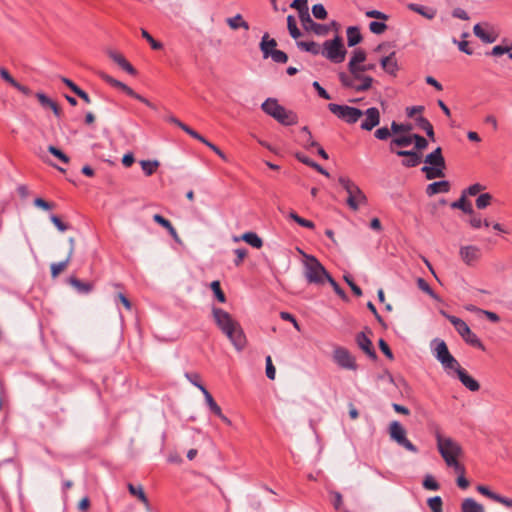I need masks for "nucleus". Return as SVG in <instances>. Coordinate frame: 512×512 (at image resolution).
I'll use <instances>...</instances> for the list:
<instances>
[{
    "label": "nucleus",
    "instance_id": "nucleus-46",
    "mask_svg": "<svg viewBox=\"0 0 512 512\" xmlns=\"http://www.w3.org/2000/svg\"><path fill=\"white\" fill-rule=\"evenodd\" d=\"M287 28L292 38L298 39L301 36L300 30L297 28V23L292 15L287 17Z\"/></svg>",
    "mask_w": 512,
    "mask_h": 512
},
{
    "label": "nucleus",
    "instance_id": "nucleus-24",
    "mask_svg": "<svg viewBox=\"0 0 512 512\" xmlns=\"http://www.w3.org/2000/svg\"><path fill=\"white\" fill-rule=\"evenodd\" d=\"M277 46V42L275 39L270 38L268 33H265L262 36L261 42H260V50L263 54V58L267 59L269 58V53L275 51Z\"/></svg>",
    "mask_w": 512,
    "mask_h": 512
},
{
    "label": "nucleus",
    "instance_id": "nucleus-62",
    "mask_svg": "<svg viewBox=\"0 0 512 512\" xmlns=\"http://www.w3.org/2000/svg\"><path fill=\"white\" fill-rule=\"evenodd\" d=\"M412 129L411 124H398L395 121L391 124V130L393 133L408 132Z\"/></svg>",
    "mask_w": 512,
    "mask_h": 512
},
{
    "label": "nucleus",
    "instance_id": "nucleus-49",
    "mask_svg": "<svg viewBox=\"0 0 512 512\" xmlns=\"http://www.w3.org/2000/svg\"><path fill=\"white\" fill-rule=\"evenodd\" d=\"M210 288L211 290L213 291L216 299L220 302V303H225L226 302V296L224 294V292L222 291L221 289V286H220V282L219 281H213L211 282L210 284Z\"/></svg>",
    "mask_w": 512,
    "mask_h": 512
},
{
    "label": "nucleus",
    "instance_id": "nucleus-31",
    "mask_svg": "<svg viewBox=\"0 0 512 512\" xmlns=\"http://www.w3.org/2000/svg\"><path fill=\"white\" fill-rule=\"evenodd\" d=\"M461 512H485V509L473 498H466L462 501Z\"/></svg>",
    "mask_w": 512,
    "mask_h": 512
},
{
    "label": "nucleus",
    "instance_id": "nucleus-1",
    "mask_svg": "<svg viewBox=\"0 0 512 512\" xmlns=\"http://www.w3.org/2000/svg\"><path fill=\"white\" fill-rule=\"evenodd\" d=\"M262 110L282 125L290 126L297 123V115L280 105L274 98H268L261 105Z\"/></svg>",
    "mask_w": 512,
    "mask_h": 512
},
{
    "label": "nucleus",
    "instance_id": "nucleus-9",
    "mask_svg": "<svg viewBox=\"0 0 512 512\" xmlns=\"http://www.w3.org/2000/svg\"><path fill=\"white\" fill-rule=\"evenodd\" d=\"M361 72L362 71H357L355 73H351V75L341 73L339 75L340 81L345 87L356 91L366 90L370 87L372 79L370 77H362Z\"/></svg>",
    "mask_w": 512,
    "mask_h": 512
},
{
    "label": "nucleus",
    "instance_id": "nucleus-14",
    "mask_svg": "<svg viewBox=\"0 0 512 512\" xmlns=\"http://www.w3.org/2000/svg\"><path fill=\"white\" fill-rule=\"evenodd\" d=\"M212 315L216 325L222 332L238 323L228 312L218 307H212Z\"/></svg>",
    "mask_w": 512,
    "mask_h": 512
},
{
    "label": "nucleus",
    "instance_id": "nucleus-54",
    "mask_svg": "<svg viewBox=\"0 0 512 512\" xmlns=\"http://www.w3.org/2000/svg\"><path fill=\"white\" fill-rule=\"evenodd\" d=\"M417 286L420 290L427 293L432 298H434V299L438 298L437 295L434 293V291L431 289L430 285L423 278L417 279Z\"/></svg>",
    "mask_w": 512,
    "mask_h": 512
},
{
    "label": "nucleus",
    "instance_id": "nucleus-6",
    "mask_svg": "<svg viewBox=\"0 0 512 512\" xmlns=\"http://www.w3.org/2000/svg\"><path fill=\"white\" fill-rule=\"evenodd\" d=\"M390 439L399 447L411 453H418V448L407 438V431L398 421H392L389 424Z\"/></svg>",
    "mask_w": 512,
    "mask_h": 512
},
{
    "label": "nucleus",
    "instance_id": "nucleus-25",
    "mask_svg": "<svg viewBox=\"0 0 512 512\" xmlns=\"http://www.w3.org/2000/svg\"><path fill=\"white\" fill-rule=\"evenodd\" d=\"M366 55L362 50H355L352 58L349 62V69L351 73H355L357 71H363V68L360 65L365 61Z\"/></svg>",
    "mask_w": 512,
    "mask_h": 512
},
{
    "label": "nucleus",
    "instance_id": "nucleus-12",
    "mask_svg": "<svg viewBox=\"0 0 512 512\" xmlns=\"http://www.w3.org/2000/svg\"><path fill=\"white\" fill-rule=\"evenodd\" d=\"M437 448L441 456H461V446L450 437H443L439 433L436 435Z\"/></svg>",
    "mask_w": 512,
    "mask_h": 512
},
{
    "label": "nucleus",
    "instance_id": "nucleus-59",
    "mask_svg": "<svg viewBox=\"0 0 512 512\" xmlns=\"http://www.w3.org/2000/svg\"><path fill=\"white\" fill-rule=\"evenodd\" d=\"M265 361H266V376L270 380H274L275 376H276V369L272 363L271 356H267Z\"/></svg>",
    "mask_w": 512,
    "mask_h": 512
},
{
    "label": "nucleus",
    "instance_id": "nucleus-39",
    "mask_svg": "<svg viewBox=\"0 0 512 512\" xmlns=\"http://www.w3.org/2000/svg\"><path fill=\"white\" fill-rule=\"evenodd\" d=\"M69 283L80 293H89L93 289V285L91 283L82 282L75 277H70Z\"/></svg>",
    "mask_w": 512,
    "mask_h": 512
},
{
    "label": "nucleus",
    "instance_id": "nucleus-29",
    "mask_svg": "<svg viewBox=\"0 0 512 512\" xmlns=\"http://www.w3.org/2000/svg\"><path fill=\"white\" fill-rule=\"evenodd\" d=\"M226 23L232 30H237L240 28L249 30L250 28L248 22L244 20L241 14H236L233 17L227 18Z\"/></svg>",
    "mask_w": 512,
    "mask_h": 512
},
{
    "label": "nucleus",
    "instance_id": "nucleus-35",
    "mask_svg": "<svg viewBox=\"0 0 512 512\" xmlns=\"http://www.w3.org/2000/svg\"><path fill=\"white\" fill-rule=\"evenodd\" d=\"M416 124L417 126L424 130L426 135L432 140L434 141L435 140V134H434V129H433V126L432 124L429 122L428 119H426L425 117L423 116H419L416 118Z\"/></svg>",
    "mask_w": 512,
    "mask_h": 512
},
{
    "label": "nucleus",
    "instance_id": "nucleus-11",
    "mask_svg": "<svg viewBox=\"0 0 512 512\" xmlns=\"http://www.w3.org/2000/svg\"><path fill=\"white\" fill-rule=\"evenodd\" d=\"M101 77L102 79L107 82L108 84H110L111 86L115 87V88H118L120 90H122L124 93H126L128 96L142 102L143 104H145L146 106H148L149 108L151 109H155V105L150 102L147 98L143 97L142 95L136 93L132 88H130L128 85H126L125 83L119 81V80H116L114 79L113 77H111L110 75L108 74H105V73H102L101 74Z\"/></svg>",
    "mask_w": 512,
    "mask_h": 512
},
{
    "label": "nucleus",
    "instance_id": "nucleus-52",
    "mask_svg": "<svg viewBox=\"0 0 512 512\" xmlns=\"http://www.w3.org/2000/svg\"><path fill=\"white\" fill-rule=\"evenodd\" d=\"M423 487L427 490L437 491L440 489L439 483L434 479L432 475H426L423 480Z\"/></svg>",
    "mask_w": 512,
    "mask_h": 512
},
{
    "label": "nucleus",
    "instance_id": "nucleus-5",
    "mask_svg": "<svg viewBox=\"0 0 512 512\" xmlns=\"http://www.w3.org/2000/svg\"><path fill=\"white\" fill-rule=\"evenodd\" d=\"M320 54L333 63L343 62L345 60L346 50L342 39L336 36L332 40H326L321 47Z\"/></svg>",
    "mask_w": 512,
    "mask_h": 512
},
{
    "label": "nucleus",
    "instance_id": "nucleus-22",
    "mask_svg": "<svg viewBox=\"0 0 512 512\" xmlns=\"http://www.w3.org/2000/svg\"><path fill=\"white\" fill-rule=\"evenodd\" d=\"M358 346L371 358L376 359L375 351L372 349V342L365 333H359L356 337Z\"/></svg>",
    "mask_w": 512,
    "mask_h": 512
},
{
    "label": "nucleus",
    "instance_id": "nucleus-43",
    "mask_svg": "<svg viewBox=\"0 0 512 512\" xmlns=\"http://www.w3.org/2000/svg\"><path fill=\"white\" fill-rule=\"evenodd\" d=\"M307 2V0H294L290 5L291 8L298 10L300 19L304 16L308 17L309 9Z\"/></svg>",
    "mask_w": 512,
    "mask_h": 512
},
{
    "label": "nucleus",
    "instance_id": "nucleus-37",
    "mask_svg": "<svg viewBox=\"0 0 512 512\" xmlns=\"http://www.w3.org/2000/svg\"><path fill=\"white\" fill-rule=\"evenodd\" d=\"M241 239L245 241L247 244L251 245L254 248H261L263 245L262 239L254 232H246L241 236Z\"/></svg>",
    "mask_w": 512,
    "mask_h": 512
},
{
    "label": "nucleus",
    "instance_id": "nucleus-63",
    "mask_svg": "<svg viewBox=\"0 0 512 512\" xmlns=\"http://www.w3.org/2000/svg\"><path fill=\"white\" fill-rule=\"evenodd\" d=\"M36 97L44 108H50L51 105L54 103V101L47 97L44 93L39 92L36 94Z\"/></svg>",
    "mask_w": 512,
    "mask_h": 512
},
{
    "label": "nucleus",
    "instance_id": "nucleus-44",
    "mask_svg": "<svg viewBox=\"0 0 512 512\" xmlns=\"http://www.w3.org/2000/svg\"><path fill=\"white\" fill-rule=\"evenodd\" d=\"M71 259L67 258L64 261L52 263L50 266L52 278H56L62 273L70 263Z\"/></svg>",
    "mask_w": 512,
    "mask_h": 512
},
{
    "label": "nucleus",
    "instance_id": "nucleus-20",
    "mask_svg": "<svg viewBox=\"0 0 512 512\" xmlns=\"http://www.w3.org/2000/svg\"><path fill=\"white\" fill-rule=\"evenodd\" d=\"M480 249L476 246L469 245L461 247L460 256L467 265H472L480 258Z\"/></svg>",
    "mask_w": 512,
    "mask_h": 512
},
{
    "label": "nucleus",
    "instance_id": "nucleus-4",
    "mask_svg": "<svg viewBox=\"0 0 512 512\" xmlns=\"http://www.w3.org/2000/svg\"><path fill=\"white\" fill-rule=\"evenodd\" d=\"M339 184L347 192V205L350 209L356 211L366 203V196L359 186L350 178L341 176L338 179Z\"/></svg>",
    "mask_w": 512,
    "mask_h": 512
},
{
    "label": "nucleus",
    "instance_id": "nucleus-27",
    "mask_svg": "<svg viewBox=\"0 0 512 512\" xmlns=\"http://www.w3.org/2000/svg\"><path fill=\"white\" fill-rule=\"evenodd\" d=\"M450 185L446 180L437 181L429 184L426 188V194L433 196L438 193H446L449 191Z\"/></svg>",
    "mask_w": 512,
    "mask_h": 512
},
{
    "label": "nucleus",
    "instance_id": "nucleus-47",
    "mask_svg": "<svg viewBox=\"0 0 512 512\" xmlns=\"http://www.w3.org/2000/svg\"><path fill=\"white\" fill-rule=\"evenodd\" d=\"M288 216L290 219H292L293 221H295L297 224H299L302 227H305L308 229H313L315 227V225L312 221L300 217L297 213H295L293 211L290 212Z\"/></svg>",
    "mask_w": 512,
    "mask_h": 512
},
{
    "label": "nucleus",
    "instance_id": "nucleus-56",
    "mask_svg": "<svg viewBox=\"0 0 512 512\" xmlns=\"http://www.w3.org/2000/svg\"><path fill=\"white\" fill-rule=\"evenodd\" d=\"M312 14L317 19H325L327 17V11L322 4H315L312 7Z\"/></svg>",
    "mask_w": 512,
    "mask_h": 512
},
{
    "label": "nucleus",
    "instance_id": "nucleus-21",
    "mask_svg": "<svg viewBox=\"0 0 512 512\" xmlns=\"http://www.w3.org/2000/svg\"><path fill=\"white\" fill-rule=\"evenodd\" d=\"M303 27L306 29V30H311L313 31L315 34L317 35H325L328 33L329 31V28L328 26L326 25H322V24H318V23H315L311 17H310V14L308 13V17L306 18V16H304L303 18L300 19Z\"/></svg>",
    "mask_w": 512,
    "mask_h": 512
},
{
    "label": "nucleus",
    "instance_id": "nucleus-18",
    "mask_svg": "<svg viewBox=\"0 0 512 512\" xmlns=\"http://www.w3.org/2000/svg\"><path fill=\"white\" fill-rule=\"evenodd\" d=\"M396 154L405 158L402 161L405 167H416L422 161V154L416 150L396 151Z\"/></svg>",
    "mask_w": 512,
    "mask_h": 512
},
{
    "label": "nucleus",
    "instance_id": "nucleus-3",
    "mask_svg": "<svg viewBox=\"0 0 512 512\" xmlns=\"http://www.w3.org/2000/svg\"><path fill=\"white\" fill-rule=\"evenodd\" d=\"M424 162L430 166H423L421 171L425 173L426 178L431 180L434 178L444 177L446 167L445 159L442 155L441 147H437L433 152L429 153Z\"/></svg>",
    "mask_w": 512,
    "mask_h": 512
},
{
    "label": "nucleus",
    "instance_id": "nucleus-8",
    "mask_svg": "<svg viewBox=\"0 0 512 512\" xmlns=\"http://www.w3.org/2000/svg\"><path fill=\"white\" fill-rule=\"evenodd\" d=\"M328 108L334 115L349 124L356 123L363 116L360 109L346 105L330 103Z\"/></svg>",
    "mask_w": 512,
    "mask_h": 512
},
{
    "label": "nucleus",
    "instance_id": "nucleus-61",
    "mask_svg": "<svg viewBox=\"0 0 512 512\" xmlns=\"http://www.w3.org/2000/svg\"><path fill=\"white\" fill-rule=\"evenodd\" d=\"M302 133L305 135V147H317L319 144L312 139L311 132L309 129L305 126L302 128Z\"/></svg>",
    "mask_w": 512,
    "mask_h": 512
},
{
    "label": "nucleus",
    "instance_id": "nucleus-28",
    "mask_svg": "<svg viewBox=\"0 0 512 512\" xmlns=\"http://www.w3.org/2000/svg\"><path fill=\"white\" fill-rule=\"evenodd\" d=\"M473 32L475 36L481 39L484 43H493L497 40V35L492 32L485 31L481 24L474 25Z\"/></svg>",
    "mask_w": 512,
    "mask_h": 512
},
{
    "label": "nucleus",
    "instance_id": "nucleus-33",
    "mask_svg": "<svg viewBox=\"0 0 512 512\" xmlns=\"http://www.w3.org/2000/svg\"><path fill=\"white\" fill-rule=\"evenodd\" d=\"M200 391L203 393L206 404L212 413L216 416L220 415L222 412L221 407L215 402L210 392L205 387H200Z\"/></svg>",
    "mask_w": 512,
    "mask_h": 512
},
{
    "label": "nucleus",
    "instance_id": "nucleus-15",
    "mask_svg": "<svg viewBox=\"0 0 512 512\" xmlns=\"http://www.w3.org/2000/svg\"><path fill=\"white\" fill-rule=\"evenodd\" d=\"M452 373H455L460 380V382L465 386L468 390L471 392H476L480 389L479 382L471 377L465 369L461 367L459 364V367L457 369H453Z\"/></svg>",
    "mask_w": 512,
    "mask_h": 512
},
{
    "label": "nucleus",
    "instance_id": "nucleus-57",
    "mask_svg": "<svg viewBox=\"0 0 512 512\" xmlns=\"http://www.w3.org/2000/svg\"><path fill=\"white\" fill-rule=\"evenodd\" d=\"M48 151L54 155L55 157H57L60 161H62L63 163H68L69 162V157L64 154L60 149L56 148L55 146H49L48 147Z\"/></svg>",
    "mask_w": 512,
    "mask_h": 512
},
{
    "label": "nucleus",
    "instance_id": "nucleus-51",
    "mask_svg": "<svg viewBox=\"0 0 512 512\" xmlns=\"http://www.w3.org/2000/svg\"><path fill=\"white\" fill-rule=\"evenodd\" d=\"M493 197L490 193H482L476 199V207L478 209H485L491 204Z\"/></svg>",
    "mask_w": 512,
    "mask_h": 512
},
{
    "label": "nucleus",
    "instance_id": "nucleus-41",
    "mask_svg": "<svg viewBox=\"0 0 512 512\" xmlns=\"http://www.w3.org/2000/svg\"><path fill=\"white\" fill-rule=\"evenodd\" d=\"M141 168L146 176H151L159 167L160 163L157 160H141Z\"/></svg>",
    "mask_w": 512,
    "mask_h": 512
},
{
    "label": "nucleus",
    "instance_id": "nucleus-50",
    "mask_svg": "<svg viewBox=\"0 0 512 512\" xmlns=\"http://www.w3.org/2000/svg\"><path fill=\"white\" fill-rule=\"evenodd\" d=\"M428 507L432 512H443V502L440 496H434L427 500Z\"/></svg>",
    "mask_w": 512,
    "mask_h": 512
},
{
    "label": "nucleus",
    "instance_id": "nucleus-13",
    "mask_svg": "<svg viewBox=\"0 0 512 512\" xmlns=\"http://www.w3.org/2000/svg\"><path fill=\"white\" fill-rule=\"evenodd\" d=\"M223 333L230 340V342L237 351H242L245 348L247 340L244 331L239 323H236L231 328L223 331Z\"/></svg>",
    "mask_w": 512,
    "mask_h": 512
},
{
    "label": "nucleus",
    "instance_id": "nucleus-34",
    "mask_svg": "<svg viewBox=\"0 0 512 512\" xmlns=\"http://www.w3.org/2000/svg\"><path fill=\"white\" fill-rule=\"evenodd\" d=\"M346 33L349 47H353L361 42L362 36L358 27L350 26L347 28Z\"/></svg>",
    "mask_w": 512,
    "mask_h": 512
},
{
    "label": "nucleus",
    "instance_id": "nucleus-38",
    "mask_svg": "<svg viewBox=\"0 0 512 512\" xmlns=\"http://www.w3.org/2000/svg\"><path fill=\"white\" fill-rule=\"evenodd\" d=\"M128 490L133 495L136 496L147 508H149V501L144 493L143 487L141 485L134 486L133 484H128Z\"/></svg>",
    "mask_w": 512,
    "mask_h": 512
},
{
    "label": "nucleus",
    "instance_id": "nucleus-17",
    "mask_svg": "<svg viewBox=\"0 0 512 512\" xmlns=\"http://www.w3.org/2000/svg\"><path fill=\"white\" fill-rule=\"evenodd\" d=\"M365 119L361 123V128L367 131L372 130L380 122V113L376 108H369L363 113Z\"/></svg>",
    "mask_w": 512,
    "mask_h": 512
},
{
    "label": "nucleus",
    "instance_id": "nucleus-42",
    "mask_svg": "<svg viewBox=\"0 0 512 512\" xmlns=\"http://www.w3.org/2000/svg\"><path fill=\"white\" fill-rule=\"evenodd\" d=\"M296 157L300 162L314 168L315 170H317L319 173L325 175L326 177H329L328 171H326L322 166H320L316 162L310 160L308 157H306L302 154H297Z\"/></svg>",
    "mask_w": 512,
    "mask_h": 512
},
{
    "label": "nucleus",
    "instance_id": "nucleus-7",
    "mask_svg": "<svg viewBox=\"0 0 512 512\" xmlns=\"http://www.w3.org/2000/svg\"><path fill=\"white\" fill-rule=\"evenodd\" d=\"M437 342L434 348V356L441 363L443 369L449 374H452L453 369L459 367V362L449 352L446 343L443 340H435Z\"/></svg>",
    "mask_w": 512,
    "mask_h": 512
},
{
    "label": "nucleus",
    "instance_id": "nucleus-45",
    "mask_svg": "<svg viewBox=\"0 0 512 512\" xmlns=\"http://www.w3.org/2000/svg\"><path fill=\"white\" fill-rule=\"evenodd\" d=\"M462 338L467 344H469L471 346L480 348L482 350L485 349L481 340L478 338V336L475 333H473L471 331V329L469 330V334H465Z\"/></svg>",
    "mask_w": 512,
    "mask_h": 512
},
{
    "label": "nucleus",
    "instance_id": "nucleus-30",
    "mask_svg": "<svg viewBox=\"0 0 512 512\" xmlns=\"http://www.w3.org/2000/svg\"><path fill=\"white\" fill-rule=\"evenodd\" d=\"M446 318L454 326L461 337H463L465 334H469L470 328L462 319L453 315H446Z\"/></svg>",
    "mask_w": 512,
    "mask_h": 512
},
{
    "label": "nucleus",
    "instance_id": "nucleus-53",
    "mask_svg": "<svg viewBox=\"0 0 512 512\" xmlns=\"http://www.w3.org/2000/svg\"><path fill=\"white\" fill-rule=\"evenodd\" d=\"M415 142V149L416 151L420 152L427 148L428 141L418 134H412V142Z\"/></svg>",
    "mask_w": 512,
    "mask_h": 512
},
{
    "label": "nucleus",
    "instance_id": "nucleus-23",
    "mask_svg": "<svg viewBox=\"0 0 512 512\" xmlns=\"http://www.w3.org/2000/svg\"><path fill=\"white\" fill-rule=\"evenodd\" d=\"M412 144V134L411 135H401L393 138L390 141L389 149L392 153L396 154V151H400L398 148L408 147Z\"/></svg>",
    "mask_w": 512,
    "mask_h": 512
},
{
    "label": "nucleus",
    "instance_id": "nucleus-48",
    "mask_svg": "<svg viewBox=\"0 0 512 512\" xmlns=\"http://www.w3.org/2000/svg\"><path fill=\"white\" fill-rule=\"evenodd\" d=\"M330 495L332 496V504L334 508L341 512H351L348 509L343 508L342 495L337 491H331Z\"/></svg>",
    "mask_w": 512,
    "mask_h": 512
},
{
    "label": "nucleus",
    "instance_id": "nucleus-10",
    "mask_svg": "<svg viewBox=\"0 0 512 512\" xmlns=\"http://www.w3.org/2000/svg\"><path fill=\"white\" fill-rule=\"evenodd\" d=\"M332 359L342 369L356 371L358 368L356 358L344 347H335Z\"/></svg>",
    "mask_w": 512,
    "mask_h": 512
},
{
    "label": "nucleus",
    "instance_id": "nucleus-36",
    "mask_svg": "<svg viewBox=\"0 0 512 512\" xmlns=\"http://www.w3.org/2000/svg\"><path fill=\"white\" fill-rule=\"evenodd\" d=\"M398 70L399 66L395 58V52H391L386 56V74L395 77Z\"/></svg>",
    "mask_w": 512,
    "mask_h": 512
},
{
    "label": "nucleus",
    "instance_id": "nucleus-55",
    "mask_svg": "<svg viewBox=\"0 0 512 512\" xmlns=\"http://www.w3.org/2000/svg\"><path fill=\"white\" fill-rule=\"evenodd\" d=\"M269 57H271V59L276 62V63H286L287 60H288V56L285 52L281 51V50H275L271 53H269Z\"/></svg>",
    "mask_w": 512,
    "mask_h": 512
},
{
    "label": "nucleus",
    "instance_id": "nucleus-2",
    "mask_svg": "<svg viewBox=\"0 0 512 512\" xmlns=\"http://www.w3.org/2000/svg\"><path fill=\"white\" fill-rule=\"evenodd\" d=\"M303 256L304 276L307 282L316 285L324 284L330 274L314 256L304 253Z\"/></svg>",
    "mask_w": 512,
    "mask_h": 512
},
{
    "label": "nucleus",
    "instance_id": "nucleus-40",
    "mask_svg": "<svg viewBox=\"0 0 512 512\" xmlns=\"http://www.w3.org/2000/svg\"><path fill=\"white\" fill-rule=\"evenodd\" d=\"M297 46L306 52H310L313 55H318L321 53V46L317 44L314 41L305 42V41H298Z\"/></svg>",
    "mask_w": 512,
    "mask_h": 512
},
{
    "label": "nucleus",
    "instance_id": "nucleus-64",
    "mask_svg": "<svg viewBox=\"0 0 512 512\" xmlns=\"http://www.w3.org/2000/svg\"><path fill=\"white\" fill-rule=\"evenodd\" d=\"M369 29L372 33L382 34L384 33V22L373 21L369 24Z\"/></svg>",
    "mask_w": 512,
    "mask_h": 512
},
{
    "label": "nucleus",
    "instance_id": "nucleus-26",
    "mask_svg": "<svg viewBox=\"0 0 512 512\" xmlns=\"http://www.w3.org/2000/svg\"><path fill=\"white\" fill-rule=\"evenodd\" d=\"M408 8L429 20L433 19L437 14V10L435 8L415 3L409 4Z\"/></svg>",
    "mask_w": 512,
    "mask_h": 512
},
{
    "label": "nucleus",
    "instance_id": "nucleus-19",
    "mask_svg": "<svg viewBox=\"0 0 512 512\" xmlns=\"http://www.w3.org/2000/svg\"><path fill=\"white\" fill-rule=\"evenodd\" d=\"M182 130L184 132H186L188 135H190L191 137H193L194 139L202 142L203 144H205L207 147H209L213 152H215L219 157H221L223 160H226V155L216 146L214 145L213 143H211L210 141H208L207 139H205L202 135H200L197 131L193 130L192 128H190L188 125H184V127L182 128Z\"/></svg>",
    "mask_w": 512,
    "mask_h": 512
},
{
    "label": "nucleus",
    "instance_id": "nucleus-32",
    "mask_svg": "<svg viewBox=\"0 0 512 512\" xmlns=\"http://www.w3.org/2000/svg\"><path fill=\"white\" fill-rule=\"evenodd\" d=\"M451 208L453 209H460L464 213L473 215L474 210L469 201H467L465 193H462L461 197L457 200L451 203Z\"/></svg>",
    "mask_w": 512,
    "mask_h": 512
},
{
    "label": "nucleus",
    "instance_id": "nucleus-16",
    "mask_svg": "<svg viewBox=\"0 0 512 512\" xmlns=\"http://www.w3.org/2000/svg\"><path fill=\"white\" fill-rule=\"evenodd\" d=\"M476 489L480 494H482L483 496H486L487 498L491 499L492 501L500 503L508 508H512V498H507L498 493H495L492 490H490L489 487H487L485 485H478Z\"/></svg>",
    "mask_w": 512,
    "mask_h": 512
},
{
    "label": "nucleus",
    "instance_id": "nucleus-58",
    "mask_svg": "<svg viewBox=\"0 0 512 512\" xmlns=\"http://www.w3.org/2000/svg\"><path fill=\"white\" fill-rule=\"evenodd\" d=\"M141 35L150 43L152 49L159 50L162 48V44L154 40V38L145 29L141 30Z\"/></svg>",
    "mask_w": 512,
    "mask_h": 512
},
{
    "label": "nucleus",
    "instance_id": "nucleus-60",
    "mask_svg": "<svg viewBox=\"0 0 512 512\" xmlns=\"http://www.w3.org/2000/svg\"><path fill=\"white\" fill-rule=\"evenodd\" d=\"M484 189L485 187L483 185H481L480 183H475L469 186L467 189H465L462 193H465V196H475Z\"/></svg>",
    "mask_w": 512,
    "mask_h": 512
}]
</instances>
